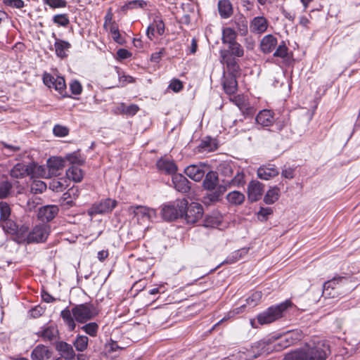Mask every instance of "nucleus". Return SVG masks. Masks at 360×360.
<instances>
[{"label":"nucleus","mask_w":360,"mask_h":360,"mask_svg":"<svg viewBox=\"0 0 360 360\" xmlns=\"http://www.w3.org/2000/svg\"><path fill=\"white\" fill-rule=\"evenodd\" d=\"M328 344L324 341L316 345L301 349H296L285 354L286 360H326L330 354Z\"/></svg>","instance_id":"obj_1"},{"label":"nucleus","mask_w":360,"mask_h":360,"mask_svg":"<svg viewBox=\"0 0 360 360\" xmlns=\"http://www.w3.org/2000/svg\"><path fill=\"white\" fill-rule=\"evenodd\" d=\"M202 186L205 190L210 191L202 198V202L206 205L220 201L227 190V186L219 184L218 174L214 171H210L205 174Z\"/></svg>","instance_id":"obj_2"},{"label":"nucleus","mask_w":360,"mask_h":360,"mask_svg":"<svg viewBox=\"0 0 360 360\" xmlns=\"http://www.w3.org/2000/svg\"><path fill=\"white\" fill-rule=\"evenodd\" d=\"M269 340H261L255 342L250 349L240 350L231 355L232 360H252L262 354L271 352Z\"/></svg>","instance_id":"obj_3"},{"label":"nucleus","mask_w":360,"mask_h":360,"mask_svg":"<svg viewBox=\"0 0 360 360\" xmlns=\"http://www.w3.org/2000/svg\"><path fill=\"white\" fill-rule=\"evenodd\" d=\"M292 306L290 300H285L280 304L272 305L257 316L258 323L261 325L273 323L283 317L287 309Z\"/></svg>","instance_id":"obj_4"},{"label":"nucleus","mask_w":360,"mask_h":360,"mask_svg":"<svg viewBox=\"0 0 360 360\" xmlns=\"http://www.w3.org/2000/svg\"><path fill=\"white\" fill-rule=\"evenodd\" d=\"M188 200L185 198L177 199L174 202L165 205L161 210L164 220L167 221H175L184 217V211L186 208Z\"/></svg>","instance_id":"obj_5"},{"label":"nucleus","mask_w":360,"mask_h":360,"mask_svg":"<svg viewBox=\"0 0 360 360\" xmlns=\"http://www.w3.org/2000/svg\"><path fill=\"white\" fill-rule=\"evenodd\" d=\"M72 311L75 321L81 323L94 319L99 313L97 307L91 303L76 304L72 308Z\"/></svg>","instance_id":"obj_6"},{"label":"nucleus","mask_w":360,"mask_h":360,"mask_svg":"<svg viewBox=\"0 0 360 360\" xmlns=\"http://www.w3.org/2000/svg\"><path fill=\"white\" fill-rule=\"evenodd\" d=\"M302 338V332L299 330H293L288 332L276 341H271L270 338H264L263 340H269L270 345L271 346V352L274 349L281 350L290 347V345H295L301 340Z\"/></svg>","instance_id":"obj_7"},{"label":"nucleus","mask_w":360,"mask_h":360,"mask_svg":"<svg viewBox=\"0 0 360 360\" xmlns=\"http://www.w3.org/2000/svg\"><path fill=\"white\" fill-rule=\"evenodd\" d=\"M50 233V226L46 224L35 226L27 235V243H44Z\"/></svg>","instance_id":"obj_8"},{"label":"nucleus","mask_w":360,"mask_h":360,"mask_svg":"<svg viewBox=\"0 0 360 360\" xmlns=\"http://www.w3.org/2000/svg\"><path fill=\"white\" fill-rule=\"evenodd\" d=\"M203 215V208L202 205L195 202H192L186 205L185 211H184L183 218L186 221L187 224H195L202 218Z\"/></svg>","instance_id":"obj_9"},{"label":"nucleus","mask_w":360,"mask_h":360,"mask_svg":"<svg viewBox=\"0 0 360 360\" xmlns=\"http://www.w3.org/2000/svg\"><path fill=\"white\" fill-rule=\"evenodd\" d=\"M117 205V201L111 198L102 200L99 203L94 204L89 210V215L103 214L111 212Z\"/></svg>","instance_id":"obj_10"},{"label":"nucleus","mask_w":360,"mask_h":360,"mask_svg":"<svg viewBox=\"0 0 360 360\" xmlns=\"http://www.w3.org/2000/svg\"><path fill=\"white\" fill-rule=\"evenodd\" d=\"M220 62L226 66L228 75L239 76L240 68L236 58L226 52H219Z\"/></svg>","instance_id":"obj_11"},{"label":"nucleus","mask_w":360,"mask_h":360,"mask_svg":"<svg viewBox=\"0 0 360 360\" xmlns=\"http://www.w3.org/2000/svg\"><path fill=\"white\" fill-rule=\"evenodd\" d=\"M35 165L30 164L26 165L19 162L15 164L10 171V175L14 179H22L26 176L32 175L34 173Z\"/></svg>","instance_id":"obj_12"},{"label":"nucleus","mask_w":360,"mask_h":360,"mask_svg":"<svg viewBox=\"0 0 360 360\" xmlns=\"http://www.w3.org/2000/svg\"><path fill=\"white\" fill-rule=\"evenodd\" d=\"M264 193V184L258 181H251L248 186V200L250 202L261 199Z\"/></svg>","instance_id":"obj_13"},{"label":"nucleus","mask_w":360,"mask_h":360,"mask_svg":"<svg viewBox=\"0 0 360 360\" xmlns=\"http://www.w3.org/2000/svg\"><path fill=\"white\" fill-rule=\"evenodd\" d=\"M255 120V124L263 128L271 127L275 122L274 112L268 109L262 110L257 113Z\"/></svg>","instance_id":"obj_14"},{"label":"nucleus","mask_w":360,"mask_h":360,"mask_svg":"<svg viewBox=\"0 0 360 360\" xmlns=\"http://www.w3.org/2000/svg\"><path fill=\"white\" fill-rule=\"evenodd\" d=\"M59 209L58 206L49 205L41 207L38 212V217L42 221H51L58 214Z\"/></svg>","instance_id":"obj_15"},{"label":"nucleus","mask_w":360,"mask_h":360,"mask_svg":"<svg viewBox=\"0 0 360 360\" xmlns=\"http://www.w3.org/2000/svg\"><path fill=\"white\" fill-rule=\"evenodd\" d=\"M56 349L60 354L64 360H75V352L71 345L66 342L60 341L56 343Z\"/></svg>","instance_id":"obj_16"},{"label":"nucleus","mask_w":360,"mask_h":360,"mask_svg":"<svg viewBox=\"0 0 360 360\" xmlns=\"http://www.w3.org/2000/svg\"><path fill=\"white\" fill-rule=\"evenodd\" d=\"M172 184L179 192L186 193L191 189L190 181L182 174H176L172 176Z\"/></svg>","instance_id":"obj_17"},{"label":"nucleus","mask_w":360,"mask_h":360,"mask_svg":"<svg viewBox=\"0 0 360 360\" xmlns=\"http://www.w3.org/2000/svg\"><path fill=\"white\" fill-rule=\"evenodd\" d=\"M52 353L48 347L39 344L33 349L30 356L32 360H47L51 357Z\"/></svg>","instance_id":"obj_18"},{"label":"nucleus","mask_w":360,"mask_h":360,"mask_svg":"<svg viewBox=\"0 0 360 360\" xmlns=\"http://www.w3.org/2000/svg\"><path fill=\"white\" fill-rule=\"evenodd\" d=\"M185 174L192 180L200 181L205 174V171L202 165H191L185 170Z\"/></svg>","instance_id":"obj_19"},{"label":"nucleus","mask_w":360,"mask_h":360,"mask_svg":"<svg viewBox=\"0 0 360 360\" xmlns=\"http://www.w3.org/2000/svg\"><path fill=\"white\" fill-rule=\"evenodd\" d=\"M65 160L60 157H51L47 160L49 172L51 174L57 176L58 172L65 167Z\"/></svg>","instance_id":"obj_20"},{"label":"nucleus","mask_w":360,"mask_h":360,"mask_svg":"<svg viewBox=\"0 0 360 360\" xmlns=\"http://www.w3.org/2000/svg\"><path fill=\"white\" fill-rule=\"evenodd\" d=\"M278 41L272 34L264 36L260 42V49L264 53H270L276 48Z\"/></svg>","instance_id":"obj_21"},{"label":"nucleus","mask_w":360,"mask_h":360,"mask_svg":"<svg viewBox=\"0 0 360 360\" xmlns=\"http://www.w3.org/2000/svg\"><path fill=\"white\" fill-rule=\"evenodd\" d=\"M278 174V170L273 165H263L257 169V176L264 180H269L276 176Z\"/></svg>","instance_id":"obj_22"},{"label":"nucleus","mask_w":360,"mask_h":360,"mask_svg":"<svg viewBox=\"0 0 360 360\" xmlns=\"http://www.w3.org/2000/svg\"><path fill=\"white\" fill-rule=\"evenodd\" d=\"M237 77L238 76L234 75H227L224 77L222 85L226 94L232 95L236 93L238 91Z\"/></svg>","instance_id":"obj_23"},{"label":"nucleus","mask_w":360,"mask_h":360,"mask_svg":"<svg viewBox=\"0 0 360 360\" xmlns=\"http://www.w3.org/2000/svg\"><path fill=\"white\" fill-rule=\"evenodd\" d=\"M268 27V21L263 16H257L253 18L250 23V30L253 32L263 33Z\"/></svg>","instance_id":"obj_24"},{"label":"nucleus","mask_w":360,"mask_h":360,"mask_svg":"<svg viewBox=\"0 0 360 360\" xmlns=\"http://www.w3.org/2000/svg\"><path fill=\"white\" fill-rule=\"evenodd\" d=\"M157 167L159 170L165 172L167 174H176L177 166L172 160L160 159L157 162Z\"/></svg>","instance_id":"obj_25"},{"label":"nucleus","mask_w":360,"mask_h":360,"mask_svg":"<svg viewBox=\"0 0 360 360\" xmlns=\"http://www.w3.org/2000/svg\"><path fill=\"white\" fill-rule=\"evenodd\" d=\"M53 37L56 39L54 47L56 56L60 58L67 57L65 51L71 47V44L66 41L58 39L54 33H53Z\"/></svg>","instance_id":"obj_26"},{"label":"nucleus","mask_w":360,"mask_h":360,"mask_svg":"<svg viewBox=\"0 0 360 360\" xmlns=\"http://www.w3.org/2000/svg\"><path fill=\"white\" fill-rule=\"evenodd\" d=\"M218 11L221 18L226 19L233 14V6L229 0H219Z\"/></svg>","instance_id":"obj_27"},{"label":"nucleus","mask_w":360,"mask_h":360,"mask_svg":"<svg viewBox=\"0 0 360 360\" xmlns=\"http://www.w3.org/2000/svg\"><path fill=\"white\" fill-rule=\"evenodd\" d=\"M60 317L63 319V322L68 326L70 331L75 330L76 328L75 319L72 315V309L66 307L60 312Z\"/></svg>","instance_id":"obj_28"},{"label":"nucleus","mask_w":360,"mask_h":360,"mask_svg":"<svg viewBox=\"0 0 360 360\" xmlns=\"http://www.w3.org/2000/svg\"><path fill=\"white\" fill-rule=\"evenodd\" d=\"M219 52H226L228 53V55L232 56L233 57H242L244 54V50L242 47V46L238 43L237 41H235L232 44H230L228 45V49H221Z\"/></svg>","instance_id":"obj_29"},{"label":"nucleus","mask_w":360,"mask_h":360,"mask_svg":"<svg viewBox=\"0 0 360 360\" xmlns=\"http://www.w3.org/2000/svg\"><path fill=\"white\" fill-rule=\"evenodd\" d=\"M29 226L26 224L18 225V230L15 232L14 240L18 243H22L26 242L27 243V235L29 231Z\"/></svg>","instance_id":"obj_30"},{"label":"nucleus","mask_w":360,"mask_h":360,"mask_svg":"<svg viewBox=\"0 0 360 360\" xmlns=\"http://www.w3.org/2000/svg\"><path fill=\"white\" fill-rule=\"evenodd\" d=\"M66 176L75 182H80L83 179V172L76 165H72L67 171Z\"/></svg>","instance_id":"obj_31"},{"label":"nucleus","mask_w":360,"mask_h":360,"mask_svg":"<svg viewBox=\"0 0 360 360\" xmlns=\"http://www.w3.org/2000/svg\"><path fill=\"white\" fill-rule=\"evenodd\" d=\"M245 199V195L238 191H231L226 195L227 201L233 205H240L243 204Z\"/></svg>","instance_id":"obj_32"},{"label":"nucleus","mask_w":360,"mask_h":360,"mask_svg":"<svg viewBox=\"0 0 360 360\" xmlns=\"http://www.w3.org/2000/svg\"><path fill=\"white\" fill-rule=\"evenodd\" d=\"M280 196V189L278 186L270 188L264 197V202L266 205L274 204Z\"/></svg>","instance_id":"obj_33"},{"label":"nucleus","mask_w":360,"mask_h":360,"mask_svg":"<svg viewBox=\"0 0 360 360\" xmlns=\"http://www.w3.org/2000/svg\"><path fill=\"white\" fill-rule=\"evenodd\" d=\"M56 328V326H49L37 334L44 340L51 341L55 339L58 334V331Z\"/></svg>","instance_id":"obj_34"},{"label":"nucleus","mask_w":360,"mask_h":360,"mask_svg":"<svg viewBox=\"0 0 360 360\" xmlns=\"http://www.w3.org/2000/svg\"><path fill=\"white\" fill-rule=\"evenodd\" d=\"M204 222L206 227H217L221 223V216L218 212L212 213L205 217Z\"/></svg>","instance_id":"obj_35"},{"label":"nucleus","mask_w":360,"mask_h":360,"mask_svg":"<svg viewBox=\"0 0 360 360\" xmlns=\"http://www.w3.org/2000/svg\"><path fill=\"white\" fill-rule=\"evenodd\" d=\"M347 278L345 276H335L333 279L328 281L323 284V294H326L328 295H330V292H327L330 288L332 290L335 288L337 284L340 283H342L344 281H347Z\"/></svg>","instance_id":"obj_36"},{"label":"nucleus","mask_w":360,"mask_h":360,"mask_svg":"<svg viewBox=\"0 0 360 360\" xmlns=\"http://www.w3.org/2000/svg\"><path fill=\"white\" fill-rule=\"evenodd\" d=\"M236 29L241 36H245L248 33V20L243 16L240 15L235 20Z\"/></svg>","instance_id":"obj_37"},{"label":"nucleus","mask_w":360,"mask_h":360,"mask_svg":"<svg viewBox=\"0 0 360 360\" xmlns=\"http://www.w3.org/2000/svg\"><path fill=\"white\" fill-rule=\"evenodd\" d=\"M150 210L142 205L130 206L128 208V212L129 214H133L134 217L141 216L148 217Z\"/></svg>","instance_id":"obj_38"},{"label":"nucleus","mask_w":360,"mask_h":360,"mask_svg":"<svg viewBox=\"0 0 360 360\" xmlns=\"http://www.w3.org/2000/svg\"><path fill=\"white\" fill-rule=\"evenodd\" d=\"M236 33L234 30L227 27L223 30L222 34V43L224 44H230L236 41Z\"/></svg>","instance_id":"obj_39"},{"label":"nucleus","mask_w":360,"mask_h":360,"mask_svg":"<svg viewBox=\"0 0 360 360\" xmlns=\"http://www.w3.org/2000/svg\"><path fill=\"white\" fill-rule=\"evenodd\" d=\"M89 338L85 335H77L73 345L78 352H84L88 347Z\"/></svg>","instance_id":"obj_40"},{"label":"nucleus","mask_w":360,"mask_h":360,"mask_svg":"<svg viewBox=\"0 0 360 360\" xmlns=\"http://www.w3.org/2000/svg\"><path fill=\"white\" fill-rule=\"evenodd\" d=\"M53 88L57 91L62 97H66V84L65 79L63 77L56 78Z\"/></svg>","instance_id":"obj_41"},{"label":"nucleus","mask_w":360,"mask_h":360,"mask_svg":"<svg viewBox=\"0 0 360 360\" xmlns=\"http://www.w3.org/2000/svg\"><path fill=\"white\" fill-rule=\"evenodd\" d=\"M110 32L112 34L113 40L121 45H123L125 42V40L123 37H121L119 31V27L117 22L112 23V25L109 27Z\"/></svg>","instance_id":"obj_42"},{"label":"nucleus","mask_w":360,"mask_h":360,"mask_svg":"<svg viewBox=\"0 0 360 360\" xmlns=\"http://www.w3.org/2000/svg\"><path fill=\"white\" fill-rule=\"evenodd\" d=\"M18 225L16 222L9 219L1 221V226L4 230L12 235H14L15 232L18 230Z\"/></svg>","instance_id":"obj_43"},{"label":"nucleus","mask_w":360,"mask_h":360,"mask_svg":"<svg viewBox=\"0 0 360 360\" xmlns=\"http://www.w3.org/2000/svg\"><path fill=\"white\" fill-rule=\"evenodd\" d=\"M47 186L45 182L41 180H34L30 186V191L32 193L37 194L43 193Z\"/></svg>","instance_id":"obj_44"},{"label":"nucleus","mask_w":360,"mask_h":360,"mask_svg":"<svg viewBox=\"0 0 360 360\" xmlns=\"http://www.w3.org/2000/svg\"><path fill=\"white\" fill-rule=\"evenodd\" d=\"M262 293L261 291H255L252 292L247 299V304L250 307L257 306L261 301Z\"/></svg>","instance_id":"obj_45"},{"label":"nucleus","mask_w":360,"mask_h":360,"mask_svg":"<svg viewBox=\"0 0 360 360\" xmlns=\"http://www.w3.org/2000/svg\"><path fill=\"white\" fill-rule=\"evenodd\" d=\"M53 23L56 24L58 26H62L66 27L70 24V20L68 14H57L53 17Z\"/></svg>","instance_id":"obj_46"},{"label":"nucleus","mask_w":360,"mask_h":360,"mask_svg":"<svg viewBox=\"0 0 360 360\" xmlns=\"http://www.w3.org/2000/svg\"><path fill=\"white\" fill-rule=\"evenodd\" d=\"M81 329L90 336L95 337L98 333V325L96 322H91L82 326Z\"/></svg>","instance_id":"obj_47"},{"label":"nucleus","mask_w":360,"mask_h":360,"mask_svg":"<svg viewBox=\"0 0 360 360\" xmlns=\"http://www.w3.org/2000/svg\"><path fill=\"white\" fill-rule=\"evenodd\" d=\"M65 160L72 164V165H82L84 163V159L76 152L67 154Z\"/></svg>","instance_id":"obj_48"},{"label":"nucleus","mask_w":360,"mask_h":360,"mask_svg":"<svg viewBox=\"0 0 360 360\" xmlns=\"http://www.w3.org/2000/svg\"><path fill=\"white\" fill-rule=\"evenodd\" d=\"M198 148H200V150L212 151L215 148L214 140L207 136L201 141Z\"/></svg>","instance_id":"obj_49"},{"label":"nucleus","mask_w":360,"mask_h":360,"mask_svg":"<svg viewBox=\"0 0 360 360\" xmlns=\"http://www.w3.org/2000/svg\"><path fill=\"white\" fill-rule=\"evenodd\" d=\"M13 186L12 184L8 181H2L0 183V198H6L11 192Z\"/></svg>","instance_id":"obj_50"},{"label":"nucleus","mask_w":360,"mask_h":360,"mask_svg":"<svg viewBox=\"0 0 360 360\" xmlns=\"http://www.w3.org/2000/svg\"><path fill=\"white\" fill-rule=\"evenodd\" d=\"M11 214V208L8 203L5 202H0V221L1 222L8 219Z\"/></svg>","instance_id":"obj_51"},{"label":"nucleus","mask_w":360,"mask_h":360,"mask_svg":"<svg viewBox=\"0 0 360 360\" xmlns=\"http://www.w3.org/2000/svg\"><path fill=\"white\" fill-rule=\"evenodd\" d=\"M288 48L285 45L284 41H282L281 44H279L274 53V57H278L281 58H285L288 56Z\"/></svg>","instance_id":"obj_52"},{"label":"nucleus","mask_w":360,"mask_h":360,"mask_svg":"<svg viewBox=\"0 0 360 360\" xmlns=\"http://www.w3.org/2000/svg\"><path fill=\"white\" fill-rule=\"evenodd\" d=\"M49 188L54 192H62L65 188L62 181L58 179H52L49 182Z\"/></svg>","instance_id":"obj_53"},{"label":"nucleus","mask_w":360,"mask_h":360,"mask_svg":"<svg viewBox=\"0 0 360 360\" xmlns=\"http://www.w3.org/2000/svg\"><path fill=\"white\" fill-rule=\"evenodd\" d=\"M53 133L57 137H65L68 135L69 129L60 124H56L53 127Z\"/></svg>","instance_id":"obj_54"},{"label":"nucleus","mask_w":360,"mask_h":360,"mask_svg":"<svg viewBox=\"0 0 360 360\" xmlns=\"http://www.w3.org/2000/svg\"><path fill=\"white\" fill-rule=\"evenodd\" d=\"M273 214V209L271 207H261L257 212V217L262 221H265L268 219L269 215Z\"/></svg>","instance_id":"obj_55"},{"label":"nucleus","mask_w":360,"mask_h":360,"mask_svg":"<svg viewBox=\"0 0 360 360\" xmlns=\"http://www.w3.org/2000/svg\"><path fill=\"white\" fill-rule=\"evenodd\" d=\"M139 106L135 104H131L129 105H125L124 104L122 105V112L127 115L133 116L139 111Z\"/></svg>","instance_id":"obj_56"},{"label":"nucleus","mask_w":360,"mask_h":360,"mask_svg":"<svg viewBox=\"0 0 360 360\" xmlns=\"http://www.w3.org/2000/svg\"><path fill=\"white\" fill-rule=\"evenodd\" d=\"M44 3L52 8H65L67 6L65 0H43Z\"/></svg>","instance_id":"obj_57"},{"label":"nucleus","mask_w":360,"mask_h":360,"mask_svg":"<svg viewBox=\"0 0 360 360\" xmlns=\"http://www.w3.org/2000/svg\"><path fill=\"white\" fill-rule=\"evenodd\" d=\"M244 175L243 173L238 172L229 182V186L239 187L244 184Z\"/></svg>","instance_id":"obj_58"},{"label":"nucleus","mask_w":360,"mask_h":360,"mask_svg":"<svg viewBox=\"0 0 360 360\" xmlns=\"http://www.w3.org/2000/svg\"><path fill=\"white\" fill-rule=\"evenodd\" d=\"M285 125H286V122L283 119L275 118V122H274L273 125L271 126L274 128L272 129H271V131H274V132L278 133L283 129V128L285 127Z\"/></svg>","instance_id":"obj_59"},{"label":"nucleus","mask_w":360,"mask_h":360,"mask_svg":"<svg viewBox=\"0 0 360 360\" xmlns=\"http://www.w3.org/2000/svg\"><path fill=\"white\" fill-rule=\"evenodd\" d=\"M152 25H154L155 29L159 35H162L165 32V23L160 18H156L153 20Z\"/></svg>","instance_id":"obj_60"},{"label":"nucleus","mask_w":360,"mask_h":360,"mask_svg":"<svg viewBox=\"0 0 360 360\" xmlns=\"http://www.w3.org/2000/svg\"><path fill=\"white\" fill-rule=\"evenodd\" d=\"M255 108L251 106L250 103H248L244 108L240 110L243 115L245 118L251 117L255 113Z\"/></svg>","instance_id":"obj_61"},{"label":"nucleus","mask_w":360,"mask_h":360,"mask_svg":"<svg viewBox=\"0 0 360 360\" xmlns=\"http://www.w3.org/2000/svg\"><path fill=\"white\" fill-rule=\"evenodd\" d=\"M70 89L71 90L72 94L75 95H79L82 91V86L80 82L77 80H75L70 83Z\"/></svg>","instance_id":"obj_62"},{"label":"nucleus","mask_w":360,"mask_h":360,"mask_svg":"<svg viewBox=\"0 0 360 360\" xmlns=\"http://www.w3.org/2000/svg\"><path fill=\"white\" fill-rule=\"evenodd\" d=\"M56 78L49 73L43 75V82L49 88H53Z\"/></svg>","instance_id":"obj_63"},{"label":"nucleus","mask_w":360,"mask_h":360,"mask_svg":"<svg viewBox=\"0 0 360 360\" xmlns=\"http://www.w3.org/2000/svg\"><path fill=\"white\" fill-rule=\"evenodd\" d=\"M183 87L184 86L182 82L178 79H172L169 85V88L174 92L180 91Z\"/></svg>","instance_id":"obj_64"}]
</instances>
